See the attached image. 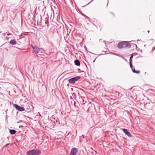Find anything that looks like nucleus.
Segmentation results:
<instances>
[{"label":"nucleus","instance_id":"1","mask_svg":"<svg viewBox=\"0 0 155 155\" xmlns=\"http://www.w3.org/2000/svg\"><path fill=\"white\" fill-rule=\"evenodd\" d=\"M117 46L118 48L120 49L130 46L129 43L126 41H121L118 44Z\"/></svg>","mask_w":155,"mask_h":155},{"label":"nucleus","instance_id":"2","mask_svg":"<svg viewBox=\"0 0 155 155\" xmlns=\"http://www.w3.org/2000/svg\"><path fill=\"white\" fill-rule=\"evenodd\" d=\"M32 48L34 50V52L39 55H41L44 52V50L42 48H39L37 47H34L32 46Z\"/></svg>","mask_w":155,"mask_h":155},{"label":"nucleus","instance_id":"3","mask_svg":"<svg viewBox=\"0 0 155 155\" xmlns=\"http://www.w3.org/2000/svg\"><path fill=\"white\" fill-rule=\"evenodd\" d=\"M41 153V151L39 150L34 149L28 151L27 153L28 155H39Z\"/></svg>","mask_w":155,"mask_h":155},{"label":"nucleus","instance_id":"4","mask_svg":"<svg viewBox=\"0 0 155 155\" xmlns=\"http://www.w3.org/2000/svg\"><path fill=\"white\" fill-rule=\"evenodd\" d=\"M80 78L79 76H77L73 78H70L68 80V82L71 84H74L75 82L78 81Z\"/></svg>","mask_w":155,"mask_h":155},{"label":"nucleus","instance_id":"5","mask_svg":"<svg viewBox=\"0 0 155 155\" xmlns=\"http://www.w3.org/2000/svg\"><path fill=\"white\" fill-rule=\"evenodd\" d=\"M13 106L17 110L19 111H22L25 110V109L23 107L19 106L16 104H14Z\"/></svg>","mask_w":155,"mask_h":155},{"label":"nucleus","instance_id":"6","mask_svg":"<svg viewBox=\"0 0 155 155\" xmlns=\"http://www.w3.org/2000/svg\"><path fill=\"white\" fill-rule=\"evenodd\" d=\"M78 152L77 149L75 148H72L71 150L70 155H76L77 153Z\"/></svg>","mask_w":155,"mask_h":155},{"label":"nucleus","instance_id":"7","mask_svg":"<svg viewBox=\"0 0 155 155\" xmlns=\"http://www.w3.org/2000/svg\"><path fill=\"white\" fill-rule=\"evenodd\" d=\"M124 132L126 134L127 136L129 137H131V135L130 134V133L127 131V129H122Z\"/></svg>","mask_w":155,"mask_h":155},{"label":"nucleus","instance_id":"8","mask_svg":"<svg viewBox=\"0 0 155 155\" xmlns=\"http://www.w3.org/2000/svg\"><path fill=\"white\" fill-rule=\"evenodd\" d=\"M16 42L15 40V39L12 40L10 41V44L12 45H15L16 44Z\"/></svg>","mask_w":155,"mask_h":155},{"label":"nucleus","instance_id":"9","mask_svg":"<svg viewBox=\"0 0 155 155\" xmlns=\"http://www.w3.org/2000/svg\"><path fill=\"white\" fill-rule=\"evenodd\" d=\"M74 63L77 66H79L80 65V61L78 60H76L74 61Z\"/></svg>","mask_w":155,"mask_h":155},{"label":"nucleus","instance_id":"10","mask_svg":"<svg viewBox=\"0 0 155 155\" xmlns=\"http://www.w3.org/2000/svg\"><path fill=\"white\" fill-rule=\"evenodd\" d=\"M16 131L14 130H10L9 132L11 134H14L16 133Z\"/></svg>","mask_w":155,"mask_h":155},{"label":"nucleus","instance_id":"11","mask_svg":"<svg viewBox=\"0 0 155 155\" xmlns=\"http://www.w3.org/2000/svg\"><path fill=\"white\" fill-rule=\"evenodd\" d=\"M132 71L133 72L137 74H138L140 72V71H136L134 69L132 70Z\"/></svg>","mask_w":155,"mask_h":155},{"label":"nucleus","instance_id":"12","mask_svg":"<svg viewBox=\"0 0 155 155\" xmlns=\"http://www.w3.org/2000/svg\"><path fill=\"white\" fill-rule=\"evenodd\" d=\"M133 55H132L130 57V62H132V59L133 58Z\"/></svg>","mask_w":155,"mask_h":155},{"label":"nucleus","instance_id":"13","mask_svg":"<svg viewBox=\"0 0 155 155\" xmlns=\"http://www.w3.org/2000/svg\"><path fill=\"white\" fill-rule=\"evenodd\" d=\"M130 67L132 69V67H133V66H132V62H130Z\"/></svg>","mask_w":155,"mask_h":155},{"label":"nucleus","instance_id":"14","mask_svg":"<svg viewBox=\"0 0 155 155\" xmlns=\"http://www.w3.org/2000/svg\"><path fill=\"white\" fill-rule=\"evenodd\" d=\"M10 144V143H7V144L5 145V147H7L8 146V145H9Z\"/></svg>","mask_w":155,"mask_h":155},{"label":"nucleus","instance_id":"15","mask_svg":"<svg viewBox=\"0 0 155 155\" xmlns=\"http://www.w3.org/2000/svg\"><path fill=\"white\" fill-rule=\"evenodd\" d=\"M148 31V33H149V32H150V31Z\"/></svg>","mask_w":155,"mask_h":155},{"label":"nucleus","instance_id":"16","mask_svg":"<svg viewBox=\"0 0 155 155\" xmlns=\"http://www.w3.org/2000/svg\"><path fill=\"white\" fill-rule=\"evenodd\" d=\"M115 55H117V56H118V55L117 54H115Z\"/></svg>","mask_w":155,"mask_h":155},{"label":"nucleus","instance_id":"17","mask_svg":"<svg viewBox=\"0 0 155 155\" xmlns=\"http://www.w3.org/2000/svg\"><path fill=\"white\" fill-rule=\"evenodd\" d=\"M32 106V107H33V108H32L33 109V106Z\"/></svg>","mask_w":155,"mask_h":155},{"label":"nucleus","instance_id":"18","mask_svg":"<svg viewBox=\"0 0 155 155\" xmlns=\"http://www.w3.org/2000/svg\"><path fill=\"white\" fill-rule=\"evenodd\" d=\"M93 1V0H92L91 2H92Z\"/></svg>","mask_w":155,"mask_h":155}]
</instances>
